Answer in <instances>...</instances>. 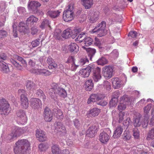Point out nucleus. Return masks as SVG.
I'll return each instance as SVG.
<instances>
[{
	"label": "nucleus",
	"instance_id": "f257e3e1",
	"mask_svg": "<svg viewBox=\"0 0 154 154\" xmlns=\"http://www.w3.org/2000/svg\"><path fill=\"white\" fill-rule=\"evenodd\" d=\"M15 144L14 148L15 154H26L30 149V143L27 140H19Z\"/></svg>",
	"mask_w": 154,
	"mask_h": 154
},
{
	"label": "nucleus",
	"instance_id": "f03ea898",
	"mask_svg": "<svg viewBox=\"0 0 154 154\" xmlns=\"http://www.w3.org/2000/svg\"><path fill=\"white\" fill-rule=\"evenodd\" d=\"M83 29L79 28H76L72 29L71 28H68L65 30L62 34L63 38H67L71 37L72 38H74Z\"/></svg>",
	"mask_w": 154,
	"mask_h": 154
},
{
	"label": "nucleus",
	"instance_id": "7ed1b4c3",
	"mask_svg": "<svg viewBox=\"0 0 154 154\" xmlns=\"http://www.w3.org/2000/svg\"><path fill=\"white\" fill-rule=\"evenodd\" d=\"M106 26V22L102 21L92 30V32L93 33L97 32L99 37L104 35L106 34L107 32V30L105 29Z\"/></svg>",
	"mask_w": 154,
	"mask_h": 154
},
{
	"label": "nucleus",
	"instance_id": "20e7f679",
	"mask_svg": "<svg viewBox=\"0 0 154 154\" xmlns=\"http://www.w3.org/2000/svg\"><path fill=\"white\" fill-rule=\"evenodd\" d=\"M10 111L9 105L5 99L0 100V113L2 115H7Z\"/></svg>",
	"mask_w": 154,
	"mask_h": 154
},
{
	"label": "nucleus",
	"instance_id": "39448f33",
	"mask_svg": "<svg viewBox=\"0 0 154 154\" xmlns=\"http://www.w3.org/2000/svg\"><path fill=\"white\" fill-rule=\"evenodd\" d=\"M111 131L109 128L104 129L99 135V140L102 143H106L109 139Z\"/></svg>",
	"mask_w": 154,
	"mask_h": 154
},
{
	"label": "nucleus",
	"instance_id": "423d86ee",
	"mask_svg": "<svg viewBox=\"0 0 154 154\" xmlns=\"http://www.w3.org/2000/svg\"><path fill=\"white\" fill-rule=\"evenodd\" d=\"M16 118L17 121L21 124L23 125L27 122L25 112L23 110L20 109L17 111Z\"/></svg>",
	"mask_w": 154,
	"mask_h": 154
},
{
	"label": "nucleus",
	"instance_id": "0eeeda50",
	"mask_svg": "<svg viewBox=\"0 0 154 154\" xmlns=\"http://www.w3.org/2000/svg\"><path fill=\"white\" fill-rule=\"evenodd\" d=\"M54 88H57V93L61 97L65 98L67 97V94L65 90L64 89V87H66L68 85H66L64 84H54Z\"/></svg>",
	"mask_w": 154,
	"mask_h": 154
},
{
	"label": "nucleus",
	"instance_id": "6e6552de",
	"mask_svg": "<svg viewBox=\"0 0 154 154\" xmlns=\"http://www.w3.org/2000/svg\"><path fill=\"white\" fill-rule=\"evenodd\" d=\"M94 68V64L93 63L89 64L86 68L81 69L79 74L83 77H88L90 73Z\"/></svg>",
	"mask_w": 154,
	"mask_h": 154
},
{
	"label": "nucleus",
	"instance_id": "1a4fd4ad",
	"mask_svg": "<svg viewBox=\"0 0 154 154\" xmlns=\"http://www.w3.org/2000/svg\"><path fill=\"white\" fill-rule=\"evenodd\" d=\"M120 103L118 106V109L121 112L125 110L126 107V102H130V99L128 96L125 95L120 98Z\"/></svg>",
	"mask_w": 154,
	"mask_h": 154
},
{
	"label": "nucleus",
	"instance_id": "9d476101",
	"mask_svg": "<svg viewBox=\"0 0 154 154\" xmlns=\"http://www.w3.org/2000/svg\"><path fill=\"white\" fill-rule=\"evenodd\" d=\"M93 72L92 78L95 82H97L101 78V68L94 65V68L92 70Z\"/></svg>",
	"mask_w": 154,
	"mask_h": 154
},
{
	"label": "nucleus",
	"instance_id": "9b49d317",
	"mask_svg": "<svg viewBox=\"0 0 154 154\" xmlns=\"http://www.w3.org/2000/svg\"><path fill=\"white\" fill-rule=\"evenodd\" d=\"M31 107L32 109L38 110L42 108L41 101L36 98H32L30 101Z\"/></svg>",
	"mask_w": 154,
	"mask_h": 154
},
{
	"label": "nucleus",
	"instance_id": "f8f14e48",
	"mask_svg": "<svg viewBox=\"0 0 154 154\" xmlns=\"http://www.w3.org/2000/svg\"><path fill=\"white\" fill-rule=\"evenodd\" d=\"M105 97L104 95L103 94H92L90 96V97L88 99L87 103L88 104H89L92 102L102 100Z\"/></svg>",
	"mask_w": 154,
	"mask_h": 154
},
{
	"label": "nucleus",
	"instance_id": "ddd939ff",
	"mask_svg": "<svg viewBox=\"0 0 154 154\" xmlns=\"http://www.w3.org/2000/svg\"><path fill=\"white\" fill-rule=\"evenodd\" d=\"M36 138L40 141L43 142L47 140V135L45 132L39 129H37L35 132Z\"/></svg>",
	"mask_w": 154,
	"mask_h": 154
},
{
	"label": "nucleus",
	"instance_id": "4468645a",
	"mask_svg": "<svg viewBox=\"0 0 154 154\" xmlns=\"http://www.w3.org/2000/svg\"><path fill=\"white\" fill-rule=\"evenodd\" d=\"M100 13L98 11L90 12L88 16L89 22L91 23H94L99 19Z\"/></svg>",
	"mask_w": 154,
	"mask_h": 154
},
{
	"label": "nucleus",
	"instance_id": "2eb2a0df",
	"mask_svg": "<svg viewBox=\"0 0 154 154\" xmlns=\"http://www.w3.org/2000/svg\"><path fill=\"white\" fill-rule=\"evenodd\" d=\"M53 113L50 109L46 107L44 111L43 116L44 119L46 122H50L52 119Z\"/></svg>",
	"mask_w": 154,
	"mask_h": 154
},
{
	"label": "nucleus",
	"instance_id": "dca6fc26",
	"mask_svg": "<svg viewBox=\"0 0 154 154\" xmlns=\"http://www.w3.org/2000/svg\"><path fill=\"white\" fill-rule=\"evenodd\" d=\"M103 75L106 79H109L111 78L112 74L113 69L109 66L104 67L103 70Z\"/></svg>",
	"mask_w": 154,
	"mask_h": 154
},
{
	"label": "nucleus",
	"instance_id": "f3484780",
	"mask_svg": "<svg viewBox=\"0 0 154 154\" xmlns=\"http://www.w3.org/2000/svg\"><path fill=\"white\" fill-rule=\"evenodd\" d=\"M20 130L19 129H15L12 132L8 135L7 137V139L8 142L11 141L13 140H14L19 136L20 134Z\"/></svg>",
	"mask_w": 154,
	"mask_h": 154
},
{
	"label": "nucleus",
	"instance_id": "a211bd4d",
	"mask_svg": "<svg viewBox=\"0 0 154 154\" xmlns=\"http://www.w3.org/2000/svg\"><path fill=\"white\" fill-rule=\"evenodd\" d=\"M97 131V127L95 125L92 126L88 129L86 131V135L89 137H94Z\"/></svg>",
	"mask_w": 154,
	"mask_h": 154
},
{
	"label": "nucleus",
	"instance_id": "6ab92c4d",
	"mask_svg": "<svg viewBox=\"0 0 154 154\" xmlns=\"http://www.w3.org/2000/svg\"><path fill=\"white\" fill-rule=\"evenodd\" d=\"M54 84H56V83H53L52 84L51 87L52 88L49 89L48 93L51 97L55 101H57V88H54Z\"/></svg>",
	"mask_w": 154,
	"mask_h": 154
},
{
	"label": "nucleus",
	"instance_id": "aec40b11",
	"mask_svg": "<svg viewBox=\"0 0 154 154\" xmlns=\"http://www.w3.org/2000/svg\"><path fill=\"white\" fill-rule=\"evenodd\" d=\"M63 18L65 21L67 22L72 20L73 18V13L72 11L68 10L64 12Z\"/></svg>",
	"mask_w": 154,
	"mask_h": 154
},
{
	"label": "nucleus",
	"instance_id": "412c9836",
	"mask_svg": "<svg viewBox=\"0 0 154 154\" xmlns=\"http://www.w3.org/2000/svg\"><path fill=\"white\" fill-rule=\"evenodd\" d=\"M100 112V109L97 108H94L90 109L87 114L88 117L97 116Z\"/></svg>",
	"mask_w": 154,
	"mask_h": 154
},
{
	"label": "nucleus",
	"instance_id": "4be33fe9",
	"mask_svg": "<svg viewBox=\"0 0 154 154\" xmlns=\"http://www.w3.org/2000/svg\"><path fill=\"white\" fill-rule=\"evenodd\" d=\"M123 129L121 126L119 125L116 127L115 129L113 132V137L114 138H117L121 136Z\"/></svg>",
	"mask_w": 154,
	"mask_h": 154
},
{
	"label": "nucleus",
	"instance_id": "5701e85b",
	"mask_svg": "<svg viewBox=\"0 0 154 154\" xmlns=\"http://www.w3.org/2000/svg\"><path fill=\"white\" fill-rule=\"evenodd\" d=\"M41 5V4L38 2L31 1L28 4V7L29 10L35 11L36 10L37 8Z\"/></svg>",
	"mask_w": 154,
	"mask_h": 154
},
{
	"label": "nucleus",
	"instance_id": "b1692460",
	"mask_svg": "<svg viewBox=\"0 0 154 154\" xmlns=\"http://www.w3.org/2000/svg\"><path fill=\"white\" fill-rule=\"evenodd\" d=\"M55 131L61 132L63 133L66 132V128L60 122L55 123L54 124Z\"/></svg>",
	"mask_w": 154,
	"mask_h": 154
},
{
	"label": "nucleus",
	"instance_id": "393cba45",
	"mask_svg": "<svg viewBox=\"0 0 154 154\" xmlns=\"http://www.w3.org/2000/svg\"><path fill=\"white\" fill-rule=\"evenodd\" d=\"M113 87L115 89L119 88L121 87L122 82L118 78H115L112 79Z\"/></svg>",
	"mask_w": 154,
	"mask_h": 154
},
{
	"label": "nucleus",
	"instance_id": "a878e982",
	"mask_svg": "<svg viewBox=\"0 0 154 154\" xmlns=\"http://www.w3.org/2000/svg\"><path fill=\"white\" fill-rule=\"evenodd\" d=\"M28 27L27 25L24 22H21L18 25V30L21 32H25L28 29Z\"/></svg>",
	"mask_w": 154,
	"mask_h": 154
},
{
	"label": "nucleus",
	"instance_id": "bb28decb",
	"mask_svg": "<svg viewBox=\"0 0 154 154\" xmlns=\"http://www.w3.org/2000/svg\"><path fill=\"white\" fill-rule=\"evenodd\" d=\"M82 48L86 50L90 57V60H91L92 57L94 56L96 52V50L90 48H87L84 46H83Z\"/></svg>",
	"mask_w": 154,
	"mask_h": 154
},
{
	"label": "nucleus",
	"instance_id": "cd10ccee",
	"mask_svg": "<svg viewBox=\"0 0 154 154\" xmlns=\"http://www.w3.org/2000/svg\"><path fill=\"white\" fill-rule=\"evenodd\" d=\"M26 86L27 90L29 91H33L35 88V84L29 80L26 81Z\"/></svg>",
	"mask_w": 154,
	"mask_h": 154
},
{
	"label": "nucleus",
	"instance_id": "c85d7f7f",
	"mask_svg": "<svg viewBox=\"0 0 154 154\" xmlns=\"http://www.w3.org/2000/svg\"><path fill=\"white\" fill-rule=\"evenodd\" d=\"M82 4L86 9H88L91 8L93 4V0H81Z\"/></svg>",
	"mask_w": 154,
	"mask_h": 154
},
{
	"label": "nucleus",
	"instance_id": "c756f323",
	"mask_svg": "<svg viewBox=\"0 0 154 154\" xmlns=\"http://www.w3.org/2000/svg\"><path fill=\"white\" fill-rule=\"evenodd\" d=\"M115 94H117L118 95L119 93L118 92H115ZM119 97V95L115 96L114 98H112L109 102V105L110 108H113L116 107L117 105L118 102V99L117 98Z\"/></svg>",
	"mask_w": 154,
	"mask_h": 154
},
{
	"label": "nucleus",
	"instance_id": "7c9ffc66",
	"mask_svg": "<svg viewBox=\"0 0 154 154\" xmlns=\"http://www.w3.org/2000/svg\"><path fill=\"white\" fill-rule=\"evenodd\" d=\"M0 68L4 73H7L9 71V69L7 64L4 62L0 60Z\"/></svg>",
	"mask_w": 154,
	"mask_h": 154
},
{
	"label": "nucleus",
	"instance_id": "2f4dec72",
	"mask_svg": "<svg viewBox=\"0 0 154 154\" xmlns=\"http://www.w3.org/2000/svg\"><path fill=\"white\" fill-rule=\"evenodd\" d=\"M21 106L22 108L26 109L29 106L28 100L27 97L20 99Z\"/></svg>",
	"mask_w": 154,
	"mask_h": 154
},
{
	"label": "nucleus",
	"instance_id": "473e14b6",
	"mask_svg": "<svg viewBox=\"0 0 154 154\" xmlns=\"http://www.w3.org/2000/svg\"><path fill=\"white\" fill-rule=\"evenodd\" d=\"M94 87L92 80L89 79L87 80L85 83V88L87 91H90Z\"/></svg>",
	"mask_w": 154,
	"mask_h": 154
},
{
	"label": "nucleus",
	"instance_id": "72a5a7b5",
	"mask_svg": "<svg viewBox=\"0 0 154 154\" xmlns=\"http://www.w3.org/2000/svg\"><path fill=\"white\" fill-rule=\"evenodd\" d=\"M53 112L54 115L58 119H62L63 117V112L60 109L57 108L54 109Z\"/></svg>",
	"mask_w": 154,
	"mask_h": 154
},
{
	"label": "nucleus",
	"instance_id": "f704fd0d",
	"mask_svg": "<svg viewBox=\"0 0 154 154\" xmlns=\"http://www.w3.org/2000/svg\"><path fill=\"white\" fill-rule=\"evenodd\" d=\"M60 11H49L47 13V15L53 18H55L58 16Z\"/></svg>",
	"mask_w": 154,
	"mask_h": 154
},
{
	"label": "nucleus",
	"instance_id": "c9c22d12",
	"mask_svg": "<svg viewBox=\"0 0 154 154\" xmlns=\"http://www.w3.org/2000/svg\"><path fill=\"white\" fill-rule=\"evenodd\" d=\"M79 47L77 45L73 43H71L68 46V49L71 52H77L78 51Z\"/></svg>",
	"mask_w": 154,
	"mask_h": 154
},
{
	"label": "nucleus",
	"instance_id": "e433bc0d",
	"mask_svg": "<svg viewBox=\"0 0 154 154\" xmlns=\"http://www.w3.org/2000/svg\"><path fill=\"white\" fill-rule=\"evenodd\" d=\"M38 20V19L32 15L27 18L26 21V24L29 25L33 24L35 23H36Z\"/></svg>",
	"mask_w": 154,
	"mask_h": 154
},
{
	"label": "nucleus",
	"instance_id": "4c0bfd02",
	"mask_svg": "<svg viewBox=\"0 0 154 154\" xmlns=\"http://www.w3.org/2000/svg\"><path fill=\"white\" fill-rule=\"evenodd\" d=\"M52 154H60V149L58 145L54 144L51 147Z\"/></svg>",
	"mask_w": 154,
	"mask_h": 154
},
{
	"label": "nucleus",
	"instance_id": "58836bf2",
	"mask_svg": "<svg viewBox=\"0 0 154 154\" xmlns=\"http://www.w3.org/2000/svg\"><path fill=\"white\" fill-rule=\"evenodd\" d=\"M93 41L92 39L90 37H87L83 39L82 42L85 46H89L91 45Z\"/></svg>",
	"mask_w": 154,
	"mask_h": 154
},
{
	"label": "nucleus",
	"instance_id": "ea45409f",
	"mask_svg": "<svg viewBox=\"0 0 154 154\" xmlns=\"http://www.w3.org/2000/svg\"><path fill=\"white\" fill-rule=\"evenodd\" d=\"M88 60L86 57L81 58L79 60L78 65L79 66H82L88 63Z\"/></svg>",
	"mask_w": 154,
	"mask_h": 154
},
{
	"label": "nucleus",
	"instance_id": "a19ab883",
	"mask_svg": "<svg viewBox=\"0 0 154 154\" xmlns=\"http://www.w3.org/2000/svg\"><path fill=\"white\" fill-rule=\"evenodd\" d=\"M69 66L67 67L68 69L72 71H75L79 66V65H76L75 63H72L69 64Z\"/></svg>",
	"mask_w": 154,
	"mask_h": 154
},
{
	"label": "nucleus",
	"instance_id": "79ce46f5",
	"mask_svg": "<svg viewBox=\"0 0 154 154\" xmlns=\"http://www.w3.org/2000/svg\"><path fill=\"white\" fill-rule=\"evenodd\" d=\"M152 104H149L146 106L143 109L144 114L145 116H149L148 113L149 111L151 108Z\"/></svg>",
	"mask_w": 154,
	"mask_h": 154
},
{
	"label": "nucleus",
	"instance_id": "37998d69",
	"mask_svg": "<svg viewBox=\"0 0 154 154\" xmlns=\"http://www.w3.org/2000/svg\"><path fill=\"white\" fill-rule=\"evenodd\" d=\"M48 146L47 144L42 143L38 146V148L40 151H44L47 149L48 148Z\"/></svg>",
	"mask_w": 154,
	"mask_h": 154
},
{
	"label": "nucleus",
	"instance_id": "c03bdc74",
	"mask_svg": "<svg viewBox=\"0 0 154 154\" xmlns=\"http://www.w3.org/2000/svg\"><path fill=\"white\" fill-rule=\"evenodd\" d=\"M36 94L38 95L39 97L42 98L44 101L46 100V97L42 91L39 89L37 91Z\"/></svg>",
	"mask_w": 154,
	"mask_h": 154
},
{
	"label": "nucleus",
	"instance_id": "a18cd8bd",
	"mask_svg": "<svg viewBox=\"0 0 154 154\" xmlns=\"http://www.w3.org/2000/svg\"><path fill=\"white\" fill-rule=\"evenodd\" d=\"M49 21L47 20H44L42 22L40 27L42 29H43L47 26H49Z\"/></svg>",
	"mask_w": 154,
	"mask_h": 154
},
{
	"label": "nucleus",
	"instance_id": "49530a36",
	"mask_svg": "<svg viewBox=\"0 0 154 154\" xmlns=\"http://www.w3.org/2000/svg\"><path fill=\"white\" fill-rule=\"evenodd\" d=\"M51 72L48 70L46 69H40V75H42L45 76H48L51 75Z\"/></svg>",
	"mask_w": 154,
	"mask_h": 154
},
{
	"label": "nucleus",
	"instance_id": "de8ad7c7",
	"mask_svg": "<svg viewBox=\"0 0 154 154\" xmlns=\"http://www.w3.org/2000/svg\"><path fill=\"white\" fill-rule=\"evenodd\" d=\"M51 72L48 70L46 69H40V75H42L45 76H48L51 75Z\"/></svg>",
	"mask_w": 154,
	"mask_h": 154
},
{
	"label": "nucleus",
	"instance_id": "09e8293b",
	"mask_svg": "<svg viewBox=\"0 0 154 154\" xmlns=\"http://www.w3.org/2000/svg\"><path fill=\"white\" fill-rule=\"evenodd\" d=\"M107 62V60L104 57H102L97 61V63L98 64L101 65H103L106 64Z\"/></svg>",
	"mask_w": 154,
	"mask_h": 154
},
{
	"label": "nucleus",
	"instance_id": "8fccbe9b",
	"mask_svg": "<svg viewBox=\"0 0 154 154\" xmlns=\"http://www.w3.org/2000/svg\"><path fill=\"white\" fill-rule=\"evenodd\" d=\"M104 89H106L107 91H109L111 89V85L110 83L107 81H105L103 85Z\"/></svg>",
	"mask_w": 154,
	"mask_h": 154
},
{
	"label": "nucleus",
	"instance_id": "3c124183",
	"mask_svg": "<svg viewBox=\"0 0 154 154\" xmlns=\"http://www.w3.org/2000/svg\"><path fill=\"white\" fill-rule=\"evenodd\" d=\"M149 116H144V118L143 121L141 123V124L143 128H145L147 127L149 122Z\"/></svg>",
	"mask_w": 154,
	"mask_h": 154
},
{
	"label": "nucleus",
	"instance_id": "603ef678",
	"mask_svg": "<svg viewBox=\"0 0 154 154\" xmlns=\"http://www.w3.org/2000/svg\"><path fill=\"white\" fill-rule=\"evenodd\" d=\"M54 35L56 39L60 40L62 35L61 30L60 29L56 30L54 32Z\"/></svg>",
	"mask_w": 154,
	"mask_h": 154
},
{
	"label": "nucleus",
	"instance_id": "864d4df0",
	"mask_svg": "<svg viewBox=\"0 0 154 154\" xmlns=\"http://www.w3.org/2000/svg\"><path fill=\"white\" fill-rule=\"evenodd\" d=\"M18 93L20 96V99L27 97L26 95V93L25 91L23 89H19L18 90Z\"/></svg>",
	"mask_w": 154,
	"mask_h": 154
},
{
	"label": "nucleus",
	"instance_id": "5fc2aeb1",
	"mask_svg": "<svg viewBox=\"0 0 154 154\" xmlns=\"http://www.w3.org/2000/svg\"><path fill=\"white\" fill-rule=\"evenodd\" d=\"M147 139L148 140L154 139V128H152L149 130L148 134Z\"/></svg>",
	"mask_w": 154,
	"mask_h": 154
},
{
	"label": "nucleus",
	"instance_id": "6e6d98bb",
	"mask_svg": "<svg viewBox=\"0 0 154 154\" xmlns=\"http://www.w3.org/2000/svg\"><path fill=\"white\" fill-rule=\"evenodd\" d=\"M127 113L125 112L120 113L119 114V122H122L124 119L127 117Z\"/></svg>",
	"mask_w": 154,
	"mask_h": 154
},
{
	"label": "nucleus",
	"instance_id": "4d7b16f0",
	"mask_svg": "<svg viewBox=\"0 0 154 154\" xmlns=\"http://www.w3.org/2000/svg\"><path fill=\"white\" fill-rule=\"evenodd\" d=\"M133 136L135 139H138L140 137L139 132L138 129L136 128H134L133 130Z\"/></svg>",
	"mask_w": 154,
	"mask_h": 154
},
{
	"label": "nucleus",
	"instance_id": "13d9d810",
	"mask_svg": "<svg viewBox=\"0 0 154 154\" xmlns=\"http://www.w3.org/2000/svg\"><path fill=\"white\" fill-rule=\"evenodd\" d=\"M11 62V63L15 66L17 69L19 70H21L22 69V66L17 61L12 60Z\"/></svg>",
	"mask_w": 154,
	"mask_h": 154
},
{
	"label": "nucleus",
	"instance_id": "bf43d9fd",
	"mask_svg": "<svg viewBox=\"0 0 154 154\" xmlns=\"http://www.w3.org/2000/svg\"><path fill=\"white\" fill-rule=\"evenodd\" d=\"M39 40L40 39H38L32 41L31 43L32 46L34 48L38 46L40 44Z\"/></svg>",
	"mask_w": 154,
	"mask_h": 154
},
{
	"label": "nucleus",
	"instance_id": "052dcab7",
	"mask_svg": "<svg viewBox=\"0 0 154 154\" xmlns=\"http://www.w3.org/2000/svg\"><path fill=\"white\" fill-rule=\"evenodd\" d=\"M134 125L135 127L139 126L141 124L140 122V119L139 118H134Z\"/></svg>",
	"mask_w": 154,
	"mask_h": 154
},
{
	"label": "nucleus",
	"instance_id": "680f3d73",
	"mask_svg": "<svg viewBox=\"0 0 154 154\" xmlns=\"http://www.w3.org/2000/svg\"><path fill=\"white\" fill-rule=\"evenodd\" d=\"M73 123L75 126L77 128H79L82 125L81 124L77 119H74L73 121Z\"/></svg>",
	"mask_w": 154,
	"mask_h": 154
},
{
	"label": "nucleus",
	"instance_id": "e2e57ef3",
	"mask_svg": "<svg viewBox=\"0 0 154 154\" xmlns=\"http://www.w3.org/2000/svg\"><path fill=\"white\" fill-rule=\"evenodd\" d=\"M14 57L15 59H17V60L21 62L22 63L26 64V61L24 60L22 57H20L17 55H15L14 56Z\"/></svg>",
	"mask_w": 154,
	"mask_h": 154
},
{
	"label": "nucleus",
	"instance_id": "0e129e2a",
	"mask_svg": "<svg viewBox=\"0 0 154 154\" xmlns=\"http://www.w3.org/2000/svg\"><path fill=\"white\" fill-rule=\"evenodd\" d=\"M7 35V32L6 31L4 30H0V39L5 38Z\"/></svg>",
	"mask_w": 154,
	"mask_h": 154
},
{
	"label": "nucleus",
	"instance_id": "69168bd1",
	"mask_svg": "<svg viewBox=\"0 0 154 154\" xmlns=\"http://www.w3.org/2000/svg\"><path fill=\"white\" fill-rule=\"evenodd\" d=\"M75 59L74 57L70 56L68 58L66 63L69 64L72 63H75Z\"/></svg>",
	"mask_w": 154,
	"mask_h": 154
},
{
	"label": "nucleus",
	"instance_id": "338daca9",
	"mask_svg": "<svg viewBox=\"0 0 154 154\" xmlns=\"http://www.w3.org/2000/svg\"><path fill=\"white\" fill-rule=\"evenodd\" d=\"M123 136L124 139L126 140H129L131 137V136L129 133L128 131H125L124 132L123 134Z\"/></svg>",
	"mask_w": 154,
	"mask_h": 154
},
{
	"label": "nucleus",
	"instance_id": "774afa93",
	"mask_svg": "<svg viewBox=\"0 0 154 154\" xmlns=\"http://www.w3.org/2000/svg\"><path fill=\"white\" fill-rule=\"evenodd\" d=\"M57 67V65L56 63H55L54 61L51 63V64H49L48 68L50 69H52L53 68H56Z\"/></svg>",
	"mask_w": 154,
	"mask_h": 154
}]
</instances>
